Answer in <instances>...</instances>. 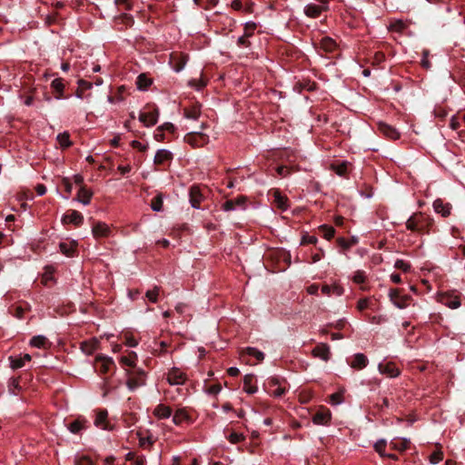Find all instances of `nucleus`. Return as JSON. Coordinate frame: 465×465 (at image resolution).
<instances>
[{"instance_id":"obj_1","label":"nucleus","mask_w":465,"mask_h":465,"mask_svg":"<svg viewBox=\"0 0 465 465\" xmlns=\"http://www.w3.org/2000/svg\"><path fill=\"white\" fill-rule=\"evenodd\" d=\"M433 220L423 213H415L406 221V228L412 232H424L431 226Z\"/></svg>"},{"instance_id":"obj_2","label":"nucleus","mask_w":465,"mask_h":465,"mask_svg":"<svg viewBox=\"0 0 465 465\" xmlns=\"http://www.w3.org/2000/svg\"><path fill=\"white\" fill-rule=\"evenodd\" d=\"M440 302L450 309H458L461 305L460 293L456 291L440 294Z\"/></svg>"},{"instance_id":"obj_3","label":"nucleus","mask_w":465,"mask_h":465,"mask_svg":"<svg viewBox=\"0 0 465 465\" xmlns=\"http://www.w3.org/2000/svg\"><path fill=\"white\" fill-rule=\"evenodd\" d=\"M390 301L399 309H404L409 304L410 297L406 294H402L399 289H391L389 291Z\"/></svg>"},{"instance_id":"obj_4","label":"nucleus","mask_w":465,"mask_h":465,"mask_svg":"<svg viewBox=\"0 0 465 465\" xmlns=\"http://www.w3.org/2000/svg\"><path fill=\"white\" fill-rule=\"evenodd\" d=\"M186 380V374L179 368L173 367L167 373V381L170 385H183Z\"/></svg>"},{"instance_id":"obj_5","label":"nucleus","mask_w":465,"mask_h":465,"mask_svg":"<svg viewBox=\"0 0 465 465\" xmlns=\"http://www.w3.org/2000/svg\"><path fill=\"white\" fill-rule=\"evenodd\" d=\"M246 202L247 198L245 196H239L235 200H228L226 201L222 209L224 212H232L237 210H245L246 209Z\"/></svg>"},{"instance_id":"obj_6","label":"nucleus","mask_w":465,"mask_h":465,"mask_svg":"<svg viewBox=\"0 0 465 465\" xmlns=\"http://www.w3.org/2000/svg\"><path fill=\"white\" fill-rule=\"evenodd\" d=\"M94 424L96 428L101 430L113 429V426L108 420V411L106 410H98L95 411Z\"/></svg>"},{"instance_id":"obj_7","label":"nucleus","mask_w":465,"mask_h":465,"mask_svg":"<svg viewBox=\"0 0 465 465\" xmlns=\"http://www.w3.org/2000/svg\"><path fill=\"white\" fill-rule=\"evenodd\" d=\"M159 116L158 109H153L150 112H143L139 114V121L145 126L151 127L153 126L157 121Z\"/></svg>"},{"instance_id":"obj_8","label":"nucleus","mask_w":465,"mask_h":465,"mask_svg":"<svg viewBox=\"0 0 465 465\" xmlns=\"http://www.w3.org/2000/svg\"><path fill=\"white\" fill-rule=\"evenodd\" d=\"M173 422L178 426L183 423L191 424L193 423V419L186 409L180 408L175 411L173 416Z\"/></svg>"},{"instance_id":"obj_9","label":"nucleus","mask_w":465,"mask_h":465,"mask_svg":"<svg viewBox=\"0 0 465 465\" xmlns=\"http://www.w3.org/2000/svg\"><path fill=\"white\" fill-rule=\"evenodd\" d=\"M190 203L193 208L199 209L200 203L203 200V194L200 186L193 185L190 188L189 192Z\"/></svg>"},{"instance_id":"obj_10","label":"nucleus","mask_w":465,"mask_h":465,"mask_svg":"<svg viewBox=\"0 0 465 465\" xmlns=\"http://www.w3.org/2000/svg\"><path fill=\"white\" fill-rule=\"evenodd\" d=\"M312 353L315 358L328 361L331 357L330 346L326 343H319L313 348Z\"/></svg>"},{"instance_id":"obj_11","label":"nucleus","mask_w":465,"mask_h":465,"mask_svg":"<svg viewBox=\"0 0 465 465\" xmlns=\"http://www.w3.org/2000/svg\"><path fill=\"white\" fill-rule=\"evenodd\" d=\"M61 221L63 224L73 223L79 226L84 222V216L78 211L73 210L69 213L63 215Z\"/></svg>"},{"instance_id":"obj_12","label":"nucleus","mask_w":465,"mask_h":465,"mask_svg":"<svg viewBox=\"0 0 465 465\" xmlns=\"http://www.w3.org/2000/svg\"><path fill=\"white\" fill-rule=\"evenodd\" d=\"M110 233L109 225L104 222H97L92 227V234L94 238L107 237Z\"/></svg>"},{"instance_id":"obj_13","label":"nucleus","mask_w":465,"mask_h":465,"mask_svg":"<svg viewBox=\"0 0 465 465\" xmlns=\"http://www.w3.org/2000/svg\"><path fill=\"white\" fill-rule=\"evenodd\" d=\"M273 196V203L281 211H286L289 208V200L287 196L281 193L278 189L272 191Z\"/></svg>"},{"instance_id":"obj_14","label":"nucleus","mask_w":465,"mask_h":465,"mask_svg":"<svg viewBox=\"0 0 465 465\" xmlns=\"http://www.w3.org/2000/svg\"><path fill=\"white\" fill-rule=\"evenodd\" d=\"M87 420L84 417H78L67 425L68 430L73 434H78L87 429Z\"/></svg>"},{"instance_id":"obj_15","label":"nucleus","mask_w":465,"mask_h":465,"mask_svg":"<svg viewBox=\"0 0 465 465\" xmlns=\"http://www.w3.org/2000/svg\"><path fill=\"white\" fill-rule=\"evenodd\" d=\"M188 61L187 54H172L171 55V63L173 64V69L174 72H181L186 65Z\"/></svg>"},{"instance_id":"obj_16","label":"nucleus","mask_w":465,"mask_h":465,"mask_svg":"<svg viewBox=\"0 0 465 465\" xmlns=\"http://www.w3.org/2000/svg\"><path fill=\"white\" fill-rule=\"evenodd\" d=\"M327 9V5H315V4H308L304 7V13L308 17L316 18L320 16L322 11Z\"/></svg>"},{"instance_id":"obj_17","label":"nucleus","mask_w":465,"mask_h":465,"mask_svg":"<svg viewBox=\"0 0 465 465\" xmlns=\"http://www.w3.org/2000/svg\"><path fill=\"white\" fill-rule=\"evenodd\" d=\"M379 371L381 374H384L390 378H395L400 375V370L392 362L380 363Z\"/></svg>"},{"instance_id":"obj_18","label":"nucleus","mask_w":465,"mask_h":465,"mask_svg":"<svg viewBox=\"0 0 465 465\" xmlns=\"http://www.w3.org/2000/svg\"><path fill=\"white\" fill-rule=\"evenodd\" d=\"M433 209L437 213H440L443 217H448L451 212V204L444 203L441 199H436L433 202Z\"/></svg>"},{"instance_id":"obj_19","label":"nucleus","mask_w":465,"mask_h":465,"mask_svg":"<svg viewBox=\"0 0 465 465\" xmlns=\"http://www.w3.org/2000/svg\"><path fill=\"white\" fill-rule=\"evenodd\" d=\"M331 411L329 410H322L315 413L312 421L316 425H327L331 420Z\"/></svg>"},{"instance_id":"obj_20","label":"nucleus","mask_w":465,"mask_h":465,"mask_svg":"<svg viewBox=\"0 0 465 465\" xmlns=\"http://www.w3.org/2000/svg\"><path fill=\"white\" fill-rule=\"evenodd\" d=\"M172 409L163 403L158 404L153 411V414L159 420L168 419L172 416Z\"/></svg>"},{"instance_id":"obj_21","label":"nucleus","mask_w":465,"mask_h":465,"mask_svg":"<svg viewBox=\"0 0 465 465\" xmlns=\"http://www.w3.org/2000/svg\"><path fill=\"white\" fill-rule=\"evenodd\" d=\"M31 355L28 353L19 357H9L10 366L13 370L20 369L25 366V362L31 361Z\"/></svg>"},{"instance_id":"obj_22","label":"nucleus","mask_w":465,"mask_h":465,"mask_svg":"<svg viewBox=\"0 0 465 465\" xmlns=\"http://www.w3.org/2000/svg\"><path fill=\"white\" fill-rule=\"evenodd\" d=\"M93 193L88 190L85 186H81L75 200L84 205H88L91 203Z\"/></svg>"},{"instance_id":"obj_23","label":"nucleus","mask_w":465,"mask_h":465,"mask_svg":"<svg viewBox=\"0 0 465 465\" xmlns=\"http://www.w3.org/2000/svg\"><path fill=\"white\" fill-rule=\"evenodd\" d=\"M379 130L381 134H383L385 136L391 140H396L400 137L399 132L395 128L385 123L379 124Z\"/></svg>"},{"instance_id":"obj_24","label":"nucleus","mask_w":465,"mask_h":465,"mask_svg":"<svg viewBox=\"0 0 465 465\" xmlns=\"http://www.w3.org/2000/svg\"><path fill=\"white\" fill-rule=\"evenodd\" d=\"M322 292L327 296L336 295L341 296L344 292V289L338 283H333L331 285H323L322 287Z\"/></svg>"},{"instance_id":"obj_25","label":"nucleus","mask_w":465,"mask_h":465,"mask_svg":"<svg viewBox=\"0 0 465 465\" xmlns=\"http://www.w3.org/2000/svg\"><path fill=\"white\" fill-rule=\"evenodd\" d=\"M368 359L363 353H356L353 361L351 362V367L357 370H361L367 366Z\"/></svg>"},{"instance_id":"obj_26","label":"nucleus","mask_w":465,"mask_h":465,"mask_svg":"<svg viewBox=\"0 0 465 465\" xmlns=\"http://www.w3.org/2000/svg\"><path fill=\"white\" fill-rule=\"evenodd\" d=\"M172 158V153L166 149H159L155 155L153 162L156 164H162L164 162L170 160Z\"/></svg>"},{"instance_id":"obj_27","label":"nucleus","mask_w":465,"mask_h":465,"mask_svg":"<svg viewBox=\"0 0 465 465\" xmlns=\"http://www.w3.org/2000/svg\"><path fill=\"white\" fill-rule=\"evenodd\" d=\"M410 443H411L410 440H408L406 438H394L391 441V447L399 451H403V450H407Z\"/></svg>"},{"instance_id":"obj_28","label":"nucleus","mask_w":465,"mask_h":465,"mask_svg":"<svg viewBox=\"0 0 465 465\" xmlns=\"http://www.w3.org/2000/svg\"><path fill=\"white\" fill-rule=\"evenodd\" d=\"M201 115V105L193 104L184 109V116L188 119L197 120Z\"/></svg>"},{"instance_id":"obj_29","label":"nucleus","mask_w":465,"mask_h":465,"mask_svg":"<svg viewBox=\"0 0 465 465\" xmlns=\"http://www.w3.org/2000/svg\"><path fill=\"white\" fill-rule=\"evenodd\" d=\"M320 47L327 53H331L336 48V43L332 38L324 36L321 39Z\"/></svg>"},{"instance_id":"obj_30","label":"nucleus","mask_w":465,"mask_h":465,"mask_svg":"<svg viewBox=\"0 0 465 465\" xmlns=\"http://www.w3.org/2000/svg\"><path fill=\"white\" fill-rule=\"evenodd\" d=\"M96 361L101 363L100 366V372L106 373L109 371L111 367L114 365V361L112 358L105 357V356H97Z\"/></svg>"},{"instance_id":"obj_31","label":"nucleus","mask_w":465,"mask_h":465,"mask_svg":"<svg viewBox=\"0 0 465 465\" xmlns=\"http://www.w3.org/2000/svg\"><path fill=\"white\" fill-rule=\"evenodd\" d=\"M97 346L98 341L93 339L90 341H83L81 344V349L85 354L90 355L97 349Z\"/></svg>"},{"instance_id":"obj_32","label":"nucleus","mask_w":465,"mask_h":465,"mask_svg":"<svg viewBox=\"0 0 465 465\" xmlns=\"http://www.w3.org/2000/svg\"><path fill=\"white\" fill-rule=\"evenodd\" d=\"M253 376L247 374L243 378V391L248 394H253L257 391V387L252 384Z\"/></svg>"},{"instance_id":"obj_33","label":"nucleus","mask_w":465,"mask_h":465,"mask_svg":"<svg viewBox=\"0 0 465 465\" xmlns=\"http://www.w3.org/2000/svg\"><path fill=\"white\" fill-rule=\"evenodd\" d=\"M51 87L54 92L57 93V95H55V99L59 100L63 98V93L64 89V84L63 83V80L61 78H56L52 81Z\"/></svg>"},{"instance_id":"obj_34","label":"nucleus","mask_w":465,"mask_h":465,"mask_svg":"<svg viewBox=\"0 0 465 465\" xmlns=\"http://www.w3.org/2000/svg\"><path fill=\"white\" fill-rule=\"evenodd\" d=\"M29 343L32 347L42 349L46 347L48 341L44 335H36L30 340Z\"/></svg>"},{"instance_id":"obj_35","label":"nucleus","mask_w":465,"mask_h":465,"mask_svg":"<svg viewBox=\"0 0 465 465\" xmlns=\"http://www.w3.org/2000/svg\"><path fill=\"white\" fill-rule=\"evenodd\" d=\"M75 242H61L59 244L60 251L66 256L70 257L73 256L75 251Z\"/></svg>"},{"instance_id":"obj_36","label":"nucleus","mask_w":465,"mask_h":465,"mask_svg":"<svg viewBox=\"0 0 465 465\" xmlns=\"http://www.w3.org/2000/svg\"><path fill=\"white\" fill-rule=\"evenodd\" d=\"M152 83V79L147 77L144 74L138 75L136 80V85L139 90H146Z\"/></svg>"},{"instance_id":"obj_37","label":"nucleus","mask_w":465,"mask_h":465,"mask_svg":"<svg viewBox=\"0 0 465 465\" xmlns=\"http://www.w3.org/2000/svg\"><path fill=\"white\" fill-rule=\"evenodd\" d=\"M56 140L61 147L67 148L71 145L70 135L67 132H64L59 134L56 137Z\"/></svg>"},{"instance_id":"obj_38","label":"nucleus","mask_w":465,"mask_h":465,"mask_svg":"<svg viewBox=\"0 0 465 465\" xmlns=\"http://www.w3.org/2000/svg\"><path fill=\"white\" fill-rule=\"evenodd\" d=\"M343 393H344V391L343 390H341L337 392H334L332 393L331 396H330V401L329 402L331 404V405H340L343 402L344 399H343Z\"/></svg>"},{"instance_id":"obj_39","label":"nucleus","mask_w":465,"mask_h":465,"mask_svg":"<svg viewBox=\"0 0 465 465\" xmlns=\"http://www.w3.org/2000/svg\"><path fill=\"white\" fill-rule=\"evenodd\" d=\"M245 353L252 356V357H254L258 361H263L264 359V354L262 351L257 350L256 348H252V347H247L245 350H244Z\"/></svg>"},{"instance_id":"obj_40","label":"nucleus","mask_w":465,"mask_h":465,"mask_svg":"<svg viewBox=\"0 0 465 465\" xmlns=\"http://www.w3.org/2000/svg\"><path fill=\"white\" fill-rule=\"evenodd\" d=\"M21 390L19 380L16 378H11L8 381V391L11 394H17V392Z\"/></svg>"},{"instance_id":"obj_41","label":"nucleus","mask_w":465,"mask_h":465,"mask_svg":"<svg viewBox=\"0 0 465 465\" xmlns=\"http://www.w3.org/2000/svg\"><path fill=\"white\" fill-rule=\"evenodd\" d=\"M319 229L322 231V235L326 240H331L334 236L335 229L332 226L324 224L321 225Z\"/></svg>"},{"instance_id":"obj_42","label":"nucleus","mask_w":465,"mask_h":465,"mask_svg":"<svg viewBox=\"0 0 465 465\" xmlns=\"http://www.w3.org/2000/svg\"><path fill=\"white\" fill-rule=\"evenodd\" d=\"M151 207L154 212H160L163 208V195L162 193H158L155 195L151 203Z\"/></svg>"},{"instance_id":"obj_43","label":"nucleus","mask_w":465,"mask_h":465,"mask_svg":"<svg viewBox=\"0 0 465 465\" xmlns=\"http://www.w3.org/2000/svg\"><path fill=\"white\" fill-rule=\"evenodd\" d=\"M331 167L338 175L343 176L348 171V163L342 162L339 164H332Z\"/></svg>"},{"instance_id":"obj_44","label":"nucleus","mask_w":465,"mask_h":465,"mask_svg":"<svg viewBox=\"0 0 465 465\" xmlns=\"http://www.w3.org/2000/svg\"><path fill=\"white\" fill-rule=\"evenodd\" d=\"M135 359H136L135 353L132 352L129 356H122L120 358V361L122 364H124L125 366L132 367V366L135 365Z\"/></svg>"},{"instance_id":"obj_45","label":"nucleus","mask_w":465,"mask_h":465,"mask_svg":"<svg viewBox=\"0 0 465 465\" xmlns=\"http://www.w3.org/2000/svg\"><path fill=\"white\" fill-rule=\"evenodd\" d=\"M189 85L199 91L206 85V81L202 77L199 79H192L189 81Z\"/></svg>"},{"instance_id":"obj_46","label":"nucleus","mask_w":465,"mask_h":465,"mask_svg":"<svg viewBox=\"0 0 465 465\" xmlns=\"http://www.w3.org/2000/svg\"><path fill=\"white\" fill-rule=\"evenodd\" d=\"M228 440L232 444L242 442L245 440V436L242 433L232 432L228 436Z\"/></svg>"},{"instance_id":"obj_47","label":"nucleus","mask_w":465,"mask_h":465,"mask_svg":"<svg viewBox=\"0 0 465 465\" xmlns=\"http://www.w3.org/2000/svg\"><path fill=\"white\" fill-rule=\"evenodd\" d=\"M159 287L155 286L153 290H148L145 293V296L152 302H156L159 295Z\"/></svg>"},{"instance_id":"obj_48","label":"nucleus","mask_w":465,"mask_h":465,"mask_svg":"<svg viewBox=\"0 0 465 465\" xmlns=\"http://www.w3.org/2000/svg\"><path fill=\"white\" fill-rule=\"evenodd\" d=\"M365 279L366 276L363 271H356L352 276V281L357 284L363 283Z\"/></svg>"},{"instance_id":"obj_49","label":"nucleus","mask_w":465,"mask_h":465,"mask_svg":"<svg viewBox=\"0 0 465 465\" xmlns=\"http://www.w3.org/2000/svg\"><path fill=\"white\" fill-rule=\"evenodd\" d=\"M394 267L406 272L410 271L411 264L404 260H397L395 262Z\"/></svg>"},{"instance_id":"obj_50","label":"nucleus","mask_w":465,"mask_h":465,"mask_svg":"<svg viewBox=\"0 0 465 465\" xmlns=\"http://www.w3.org/2000/svg\"><path fill=\"white\" fill-rule=\"evenodd\" d=\"M443 459V453L441 450H436L430 456V461L432 464H437Z\"/></svg>"},{"instance_id":"obj_51","label":"nucleus","mask_w":465,"mask_h":465,"mask_svg":"<svg viewBox=\"0 0 465 465\" xmlns=\"http://www.w3.org/2000/svg\"><path fill=\"white\" fill-rule=\"evenodd\" d=\"M429 55H430V51L427 49H424L422 51L421 65L426 69H430L431 67L430 62L429 60Z\"/></svg>"},{"instance_id":"obj_52","label":"nucleus","mask_w":465,"mask_h":465,"mask_svg":"<svg viewBox=\"0 0 465 465\" xmlns=\"http://www.w3.org/2000/svg\"><path fill=\"white\" fill-rule=\"evenodd\" d=\"M385 447H386V441L384 440H381L379 441H377L375 444H374V449L375 450L381 455V456H384L386 455V453L384 452V450H385Z\"/></svg>"},{"instance_id":"obj_53","label":"nucleus","mask_w":465,"mask_h":465,"mask_svg":"<svg viewBox=\"0 0 465 465\" xmlns=\"http://www.w3.org/2000/svg\"><path fill=\"white\" fill-rule=\"evenodd\" d=\"M256 29V24L254 22H247L244 25V34L250 37L252 35L254 30Z\"/></svg>"},{"instance_id":"obj_54","label":"nucleus","mask_w":465,"mask_h":465,"mask_svg":"<svg viewBox=\"0 0 465 465\" xmlns=\"http://www.w3.org/2000/svg\"><path fill=\"white\" fill-rule=\"evenodd\" d=\"M462 124H463L461 122V119L460 118L459 114L457 115L452 116V118L450 119V125L451 129H453V130H457Z\"/></svg>"},{"instance_id":"obj_55","label":"nucleus","mask_w":465,"mask_h":465,"mask_svg":"<svg viewBox=\"0 0 465 465\" xmlns=\"http://www.w3.org/2000/svg\"><path fill=\"white\" fill-rule=\"evenodd\" d=\"M318 242L317 237L314 235H303L302 238V244H316Z\"/></svg>"},{"instance_id":"obj_56","label":"nucleus","mask_w":465,"mask_h":465,"mask_svg":"<svg viewBox=\"0 0 465 465\" xmlns=\"http://www.w3.org/2000/svg\"><path fill=\"white\" fill-rule=\"evenodd\" d=\"M222 391L220 384H213L206 389V392L211 395H217Z\"/></svg>"},{"instance_id":"obj_57","label":"nucleus","mask_w":465,"mask_h":465,"mask_svg":"<svg viewBox=\"0 0 465 465\" xmlns=\"http://www.w3.org/2000/svg\"><path fill=\"white\" fill-rule=\"evenodd\" d=\"M143 384V381H139L133 378H131L127 381V386H128L129 390H131V391L137 389L138 387H140Z\"/></svg>"},{"instance_id":"obj_58","label":"nucleus","mask_w":465,"mask_h":465,"mask_svg":"<svg viewBox=\"0 0 465 465\" xmlns=\"http://www.w3.org/2000/svg\"><path fill=\"white\" fill-rule=\"evenodd\" d=\"M153 440L152 437H143V438H140V440H139V444L143 448L150 447L151 445H153Z\"/></svg>"},{"instance_id":"obj_59","label":"nucleus","mask_w":465,"mask_h":465,"mask_svg":"<svg viewBox=\"0 0 465 465\" xmlns=\"http://www.w3.org/2000/svg\"><path fill=\"white\" fill-rule=\"evenodd\" d=\"M160 131H167L170 133H173L175 131V126L172 123H164L163 124L158 127V132Z\"/></svg>"},{"instance_id":"obj_60","label":"nucleus","mask_w":465,"mask_h":465,"mask_svg":"<svg viewBox=\"0 0 465 465\" xmlns=\"http://www.w3.org/2000/svg\"><path fill=\"white\" fill-rule=\"evenodd\" d=\"M369 303H370L369 299H367V298L361 299L357 302V309L359 311H363L369 306Z\"/></svg>"},{"instance_id":"obj_61","label":"nucleus","mask_w":465,"mask_h":465,"mask_svg":"<svg viewBox=\"0 0 465 465\" xmlns=\"http://www.w3.org/2000/svg\"><path fill=\"white\" fill-rule=\"evenodd\" d=\"M276 172H277L278 175L281 177H286L290 173L289 169L283 165L278 166L276 168Z\"/></svg>"},{"instance_id":"obj_62","label":"nucleus","mask_w":465,"mask_h":465,"mask_svg":"<svg viewBox=\"0 0 465 465\" xmlns=\"http://www.w3.org/2000/svg\"><path fill=\"white\" fill-rule=\"evenodd\" d=\"M79 89L81 90H88L92 88V83L87 82L85 80H79L78 81Z\"/></svg>"},{"instance_id":"obj_63","label":"nucleus","mask_w":465,"mask_h":465,"mask_svg":"<svg viewBox=\"0 0 465 465\" xmlns=\"http://www.w3.org/2000/svg\"><path fill=\"white\" fill-rule=\"evenodd\" d=\"M25 309L22 306H17L15 309L14 316L17 319H22L25 314Z\"/></svg>"},{"instance_id":"obj_64","label":"nucleus","mask_w":465,"mask_h":465,"mask_svg":"<svg viewBox=\"0 0 465 465\" xmlns=\"http://www.w3.org/2000/svg\"><path fill=\"white\" fill-rule=\"evenodd\" d=\"M133 465H146L145 457L144 456H137L134 459Z\"/></svg>"}]
</instances>
